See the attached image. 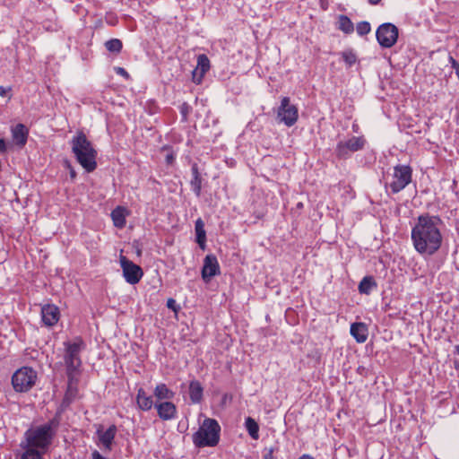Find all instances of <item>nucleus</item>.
Returning <instances> with one entry per match:
<instances>
[{
  "instance_id": "obj_10",
  "label": "nucleus",
  "mask_w": 459,
  "mask_h": 459,
  "mask_svg": "<svg viewBox=\"0 0 459 459\" xmlns=\"http://www.w3.org/2000/svg\"><path fill=\"white\" fill-rule=\"evenodd\" d=\"M376 37L382 48H390L397 42L398 28L390 22L383 23L377 28Z\"/></svg>"
},
{
  "instance_id": "obj_38",
  "label": "nucleus",
  "mask_w": 459,
  "mask_h": 459,
  "mask_svg": "<svg viewBox=\"0 0 459 459\" xmlns=\"http://www.w3.org/2000/svg\"><path fill=\"white\" fill-rule=\"evenodd\" d=\"M175 160H176V154L174 153L173 151H169L166 157H165V161H166V164L167 165H172L174 162H175Z\"/></svg>"
},
{
  "instance_id": "obj_39",
  "label": "nucleus",
  "mask_w": 459,
  "mask_h": 459,
  "mask_svg": "<svg viewBox=\"0 0 459 459\" xmlns=\"http://www.w3.org/2000/svg\"><path fill=\"white\" fill-rule=\"evenodd\" d=\"M167 307L168 308L173 310L174 312H178V310L179 309V306L177 304L176 300L171 298L168 299Z\"/></svg>"
},
{
  "instance_id": "obj_33",
  "label": "nucleus",
  "mask_w": 459,
  "mask_h": 459,
  "mask_svg": "<svg viewBox=\"0 0 459 459\" xmlns=\"http://www.w3.org/2000/svg\"><path fill=\"white\" fill-rule=\"evenodd\" d=\"M279 447L277 445L271 446H264L263 450V459H273V453L278 451Z\"/></svg>"
},
{
  "instance_id": "obj_22",
  "label": "nucleus",
  "mask_w": 459,
  "mask_h": 459,
  "mask_svg": "<svg viewBox=\"0 0 459 459\" xmlns=\"http://www.w3.org/2000/svg\"><path fill=\"white\" fill-rule=\"evenodd\" d=\"M188 394L192 403H200L204 396V387L202 384L197 380L190 381Z\"/></svg>"
},
{
  "instance_id": "obj_40",
  "label": "nucleus",
  "mask_w": 459,
  "mask_h": 459,
  "mask_svg": "<svg viewBox=\"0 0 459 459\" xmlns=\"http://www.w3.org/2000/svg\"><path fill=\"white\" fill-rule=\"evenodd\" d=\"M115 72L117 74L121 75V76L125 77L126 79L130 78L128 72L123 67H119V66L115 67Z\"/></svg>"
},
{
  "instance_id": "obj_14",
  "label": "nucleus",
  "mask_w": 459,
  "mask_h": 459,
  "mask_svg": "<svg viewBox=\"0 0 459 459\" xmlns=\"http://www.w3.org/2000/svg\"><path fill=\"white\" fill-rule=\"evenodd\" d=\"M60 318V311L57 306L54 304H46L41 307L42 323L48 327L57 324Z\"/></svg>"
},
{
  "instance_id": "obj_3",
  "label": "nucleus",
  "mask_w": 459,
  "mask_h": 459,
  "mask_svg": "<svg viewBox=\"0 0 459 459\" xmlns=\"http://www.w3.org/2000/svg\"><path fill=\"white\" fill-rule=\"evenodd\" d=\"M70 144L77 162L86 172L94 171L97 168L98 152L86 134L82 131L78 132L71 139Z\"/></svg>"
},
{
  "instance_id": "obj_45",
  "label": "nucleus",
  "mask_w": 459,
  "mask_h": 459,
  "mask_svg": "<svg viewBox=\"0 0 459 459\" xmlns=\"http://www.w3.org/2000/svg\"><path fill=\"white\" fill-rule=\"evenodd\" d=\"M381 0H368V3L371 4V5H377L379 4Z\"/></svg>"
},
{
  "instance_id": "obj_46",
  "label": "nucleus",
  "mask_w": 459,
  "mask_h": 459,
  "mask_svg": "<svg viewBox=\"0 0 459 459\" xmlns=\"http://www.w3.org/2000/svg\"><path fill=\"white\" fill-rule=\"evenodd\" d=\"M299 459H315V458H313L312 456H310L308 455H304L300 456Z\"/></svg>"
},
{
  "instance_id": "obj_31",
  "label": "nucleus",
  "mask_w": 459,
  "mask_h": 459,
  "mask_svg": "<svg viewBox=\"0 0 459 459\" xmlns=\"http://www.w3.org/2000/svg\"><path fill=\"white\" fill-rule=\"evenodd\" d=\"M341 56L348 67H351L357 62V56L351 49L342 51Z\"/></svg>"
},
{
  "instance_id": "obj_15",
  "label": "nucleus",
  "mask_w": 459,
  "mask_h": 459,
  "mask_svg": "<svg viewBox=\"0 0 459 459\" xmlns=\"http://www.w3.org/2000/svg\"><path fill=\"white\" fill-rule=\"evenodd\" d=\"M158 416L163 420H169L176 417L177 407L170 401H164L155 403Z\"/></svg>"
},
{
  "instance_id": "obj_42",
  "label": "nucleus",
  "mask_w": 459,
  "mask_h": 459,
  "mask_svg": "<svg viewBox=\"0 0 459 459\" xmlns=\"http://www.w3.org/2000/svg\"><path fill=\"white\" fill-rule=\"evenodd\" d=\"M7 151L5 141L0 138V153H4Z\"/></svg>"
},
{
  "instance_id": "obj_36",
  "label": "nucleus",
  "mask_w": 459,
  "mask_h": 459,
  "mask_svg": "<svg viewBox=\"0 0 459 459\" xmlns=\"http://www.w3.org/2000/svg\"><path fill=\"white\" fill-rule=\"evenodd\" d=\"M449 63L459 79V63L452 56H449Z\"/></svg>"
},
{
  "instance_id": "obj_2",
  "label": "nucleus",
  "mask_w": 459,
  "mask_h": 459,
  "mask_svg": "<svg viewBox=\"0 0 459 459\" xmlns=\"http://www.w3.org/2000/svg\"><path fill=\"white\" fill-rule=\"evenodd\" d=\"M54 433L25 432L24 439L20 443V459H43L52 444Z\"/></svg>"
},
{
  "instance_id": "obj_12",
  "label": "nucleus",
  "mask_w": 459,
  "mask_h": 459,
  "mask_svg": "<svg viewBox=\"0 0 459 459\" xmlns=\"http://www.w3.org/2000/svg\"><path fill=\"white\" fill-rule=\"evenodd\" d=\"M220 265L216 255L213 254L207 255L204 259V265L202 268V278L205 282L220 274Z\"/></svg>"
},
{
  "instance_id": "obj_24",
  "label": "nucleus",
  "mask_w": 459,
  "mask_h": 459,
  "mask_svg": "<svg viewBox=\"0 0 459 459\" xmlns=\"http://www.w3.org/2000/svg\"><path fill=\"white\" fill-rule=\"evenodd\" d=\"M153 394L158 401H169L174 398L175 392L169 389L166 384L160 383L155 386Z\"/></svg>"
},
{
  "instance_id": "obj_34",
  "label": "nucleus",
  "mask_w": 459,
  "mask_h": 459,
  "mask_svg": "<svg viewBox=\"0 0 459 459\" xmlns=\"http://www.w3.org/2000/svg\"><path fill=\"white\" fill-rule=\"evenodd\" d=\"M179 109H180V114L182 116V120L183 121H186L187 117H188V115L192 111L191 106L188 103L184 102L183 104H181Z\"/></svg>"
},
{
  "instance_id": "obj_8",
  "label": "nucleus",
  "mask_w": 459,
  "mask_h": 459,
  "mask_svg": "<svg viewBox=\"0 0 459 459\" xmlns=\"http://www.w3.org/2000/svg\"><path fill=\"white\" fill-rule=\"evenodd\" d=\"M412 169L408 165H396L394 168L393 179L388 186L393 194L403 190L411 181Z\"/></svg>"
},
{
  "instance_id": "obj_13",
  "label": "nucleus",
  "mask_w": 459,
  "mask_h": 459,
  "mask_svg": "<svg viewBox=\"0 0 459 459\" xmlns=\"http://www.w3.org/2000/svg\"><path fill=\"white\" fill-rule=\"evenodd\" d=\"M192 440L198 448L215 446L220 441V432H194Z\"/></svg>"
},
{
  "instance_id": "obj_5",
  "label": "nucleus",
  "mask_w": 459,
  "mask_h": 459,
  "mask_svg": "<svg viewBox=\"0 0 459 459\" xmlns=\"http://www.w3.org/2000/svg\"><path fill=\"white\" fill-rule=\"evenodd\" d=\"M38 374L30 367H22L12 377L13 389L19 393L30 391L36 384Z\"/></svg>"
},
{
  "instance_id": "obj_4",
  "label": "nucleus",
  "mask_w": 459,
  "mask_h": 459,
  "mask_svg": "<svg viewBox=\"0 0 459 459\" xmlns=\"http://www.w3.org/2000/svg\"><path fill=\"white\" fill-rule=\"evenodd\" d=\"M80 398L78 388H68L66 387L64 398L60 403L59 408L56 411V415L47 424L37 428L35 430H54L61 426L60 421L62 420V414L70 405ZM28 430H33L29 429Z\"/></svg>"
},
{
  "instance_id": "obj_11",
  "label": "nucleus",
  "mask_w": 459,
  "mask_h": 459,
  "mask_svg": "<svg viewBox=\"0 0 459 459\" xmlns=\"http://www.w3.org/2000/svg\"><path fill=\"white\" fill-rule=\"evenodd\" d=\"M120 265L123 270V276L126 282L129 284H136L141 281L143 272L139 265L135 264L124 255L120 256Z\"/></svg>"
},
{
  "instance_id": "obj_21",
  "label": "nucleus",
  "mask_w": 459,
  "mask_h": 459,
  "mask_svg": "<svg viewBox=\"0 0 459 459\" xmlns=\"http://www.w3.org/2000/svg\"><path fill=\"white\" fill-rule=\"evenodd\" d=\"M192 172V179L190 180L191 189L195 193V195L199 197L202 192V182L203 178L199 172V168L197 163L194 162L191 166Z\"/></svg>"
},
{
  "instance_id": "obj_16",
  "label": "nucleus",
  "mask_w": 459,
  "mask_h": 459,
  "mask_svg": "<svg viewBox=\"0 0 459 459\" xmlns=\"http://www.w3.org/2000/svg\"><path fill=\"white\" fill-rule=\"evenodd\" d=\"M210 69V60L205 54H201L197 56V65L193 72V80L196 83L202 82L203 77Z\"/></svg>"
},
{
  "instance_id": "obj_26",
  "label": "nucleus",
  "mask_w": 459,
  "mask_h": 459,
  "mask_svg": "<svg viewBox=\"0 0 459 459\" xmlns=\"http://www.w3.org/2000/svg\"><path fill=\"white\" fill-rule=\"evenodd\" d=\"M111 218L115 227L118 229L124 228L126 223V209L121 206H117L111 212Z\"/></svg>"
},
{
  "instance_id": "obj_17",
  "label": "nucleus",
  "mask_w": 459,
  "mask_h": 459,
  "mask_svg": "<svg viewBox=\"0 0 459 459\" xmlns=\"http://www.w3.org/2000/svg\"><path fill=\"white\" fill-rule=\"evenodd\" d=\"M115 432H97L94 437L96 445L100 447L103 454H108L112 450Z\"/></svg>"
},
{
  "instance_id": "obj_48",
  "label": "nucleus",
  "mask_w": 459,
  "mask_h": 459,
  "mask_svg": "<svg viewBox=\"0 0 459 459\" xmlns=\"http://www.w3.org/2000/svg\"><path fill=\"white\" fill-rule=\"evenodd\" d=\"M455 353L459 355V344L455 346Z\"/></svg>"
},
{
  "instance_id": "obj_37",
  "label": "nucleus",
  "mask_w": 459,
  "mask_h": 459,
  "mask_svg": "<svg viewBox=\"0 0 459 459\" xmlns=\"http://www.w3.org/2000/svg\"><path fill=\"white\" fill-rule=\"evenodd\" d=\"M233 400V396L231 394H229V393H225L222 397H221V406H226L228 403H230Z\"/></svg>"
},
{
  "instance_id": "obj_6",
  "label": "nucleus",
  "mask_w": 459,
  "mask_h": 459,
  "mask_svg": "<svg viewBox=\"0 0 459 459\" xmlns=\"http://www.w3.org/2000/svg\"><path fill=\"white\" fill-rule=\"evenodd\" d=\"M367 140L363 135L352 136L347 140L339 141L334 149V154L339 160H348L353 152L365 148Z\"/></svg>"
},
{
  "instance_id": "obj_25",
  "label": "nucleus",
  "mask_w": 459,
  "mask_h": 459,
  "mask_svg": "<svg viewBox=\"0 0 459 459\" xmlns=\"http://www.w3.org/2000/svg\"><path fill=\"white\" fill-rule=\"evenodd\" d=\"M198 430H221V426L215 419L207 418L203 413L198 417Z\"/></svg>"
},
{
  "instance_id": "obj_20",
  "label": "nucleus",
  "mask_w": 459,
  "mask_h": 459,
  "mask_svg": "<svg viewBox=\"0 0 459 459\" xmlns=\"http://www.w3.org/2000/svg\"><path fill=\"white\" fill-rule=\"evenodd\" d=\"M136 404L142 411H150L155 404L151 395H148L143 388L140 387L136 394Z\"/></svg>"
},
{
  "instance_id": "obj_9",
  "label": "nucleus",
  "mask_w": 459,
  "mask_h": 459,
  "mask_svg": "<svg viewBox=\"0 0 459 459\" xmlns=\"http://www.w3.org/2000/svg\"><path fill=\"white\" fill-rule=\"evenodd\" d=\"M299 118V109L296 105L290 103L289 97H282L277 109V120L290 127L296 124Z\"/></svg>"
},
{
  "instance_id": "obj_43",
  "label": "nucleus",
  "mask_w": 459,
  "mask_h": 459,
  "mask_svg": "<svg viewBox=\"0 0 459 459\" xmlns=\"http://www.w3.org/2000/svg\"><path fill=\"white\" fill-rule=\"evenodd\" d=\"M251 437L255 440L259 438V432H248Z\"/></svg>"
},
{
  "instance_id": "obj_44",
  "label": "nucleus",
  "mask_w": 459,
  "mask_h": 459,
  "mask_svg": "<svg viewBox=\"0 0 459 459\" xmlns=\"http://www.w3.org/2000/svg\"><path fill=\"white\" fill-rule=\"evenodd\" d=\"M6 91H7V90L4 87L0 86V95L1 96H5Z\"/></svg>"
},
{
  "instance_id": "obj_41",
  "label": "nucleus",
  "mask_w": 459,
  "mask_h": 459,
  "mask_svg": "<svg viewBox=\"0 0 459 459\" xmlns=\"http://www.w3.org/2000/svg\"><path fill=\"white\" fill-rule=\"evenodd\" d=\"M65 167L69 169L71 179L74 180L77 176L75 169L72 167L71 163L68 160H65Z\"/></svg>"
},
{
  "instance_id": "obj_47",
  "label": "nucleus",
  "mask_w": 459,
  "mask_h": 459,
  "mask_svg": "<svg viewBox=\"0 0 459 459\" xmlns=\"http://www.w3.org/2000/svg\"><path fill=\"white\" fill-rule=\"evenodd\" d=\"M107 430H108V431H111V430H117V429H116V426H115V425H111V426H109V427L107 429Z\"/></svg>"
},
{
  "instance_id": "obj_23",
  "label": "nucleus",
  "mask_w": 459,
  "mask_h": 459,
  "mask_svg": "<svg viewBox=\"0 0 459 459\" xmlns=\"http://www.w3.org/2000/svg\"><path fill=\"white\" fill-rule=\"evenodd\" d=\"M195 241L199 247L203 250L206 247V231L204 230V222L198 218L195 222Z\"/></svg>"
},
{
  "instance_id": "obj_50",
  "label": "nucleus",
  "mask_w": 459,
  "mask_h": 459,
  "mask_svg": "<svg viewBox=\"0 0 459 459\" xmlns=\"http://www.w3.org/2000/svg\"><path fill=\"white\" fill-rule=\"evenodd\" d=\"M453 186H456V181L455 180H454Z\"/></svg>"
},
{
  "instance_id": "obj_49",
  "label": "nucleus",
  "mask_w": 459,
  "mask_h": 459,
  "mask_svg": "<svg viewBox=\"0 0 459 459\" xmlns=\"http://www.w3.org/2000/svg\"><path fill=\"white\" fill-rule=\"evenodd\" d=\"M455 368H458V367H459V364L456 361H455Z\"/></svg>"
},
{
  "instance_id": "obj_7",
  "label": "nucleus",
  "mask_w": 459,
  "mask_h": 459,
  "mask_svg": "<svg viewBox=\"0 0 459 459\" xmlns=\"http://www.w3.org/2000/svg\"><path fill=\"white\" fill-rule=\"evenodd\" d=\"M64 363L65 368H81L82 359L81 352L85 348V343L82 338H77L74 342H65Z\"/></svg>"
},
{
  "instance_id": "obj_30",
  "label": "nucleus",
  "mask_w": 459,
  "mask_h": 459,
  "mask_svg": "<svg viewBox=\"0 0 459 459\" xmlns=\"http://www.w3.org/2000/svg\"><path fill=\"white\" fill-rule=\"evenodd\" d=\"M105 47L108 51L119 54L123 48V43L118 39H111L105 42Z\"/></svg>"
},
{
  "instance_id": "obj_28",
  "label": "nucleus",
  "mask_w": 459,
  "mask_h": 459,
  "mask_svg": "<svg viewBox=\"0 0 459 459\" xmlns=\"http://www.w3.org/2000/svg\"><path fill=\"white\" fill-rule=\"evenodd\" d=\"M65 374L67 377L66 387L78 388L81 368H65Z\"/></svg>"
},
{
  "instance_id": "obj_19",
  "label": "nucleus",
  "mask_w": 459,
  "mask_h": 459,
  "mask_svg": "<svg viewBox=\"0 0 459 459\" xmlns=\"http://www.w3.org/2000/svg\"><path fill=\"white\" fill-rule=\"evenodd\" d=\"M351 334L357 342H365L368 339V330L366 324L361 322L352 323L351 325Z\"/></svg>"
},
{
  "instance_id": "obj_35",
  "label": "nucleus",
  "mask_w": 459,
  "mask_h": 459,
  "mask_svg": "<svg viewBox=\"0 0 459 459\" xmlns=\"http://www.w3.org/2000/svg\"><path fill=\"white\" fill-rule=\"evenodd\" d=\"M245 427L247 430H259L257 422L251 417L246 418Z\"/></svg>"
},
{
  "instance_id": "obj_27",
  "label": "nucleus",
  "mask_w": 459,
  "mask_h": 459,
  "mask_svg": "<svg viewBox=\"0 0 459 459\" xmlns=\"http://www.w3.org/2000/svg\"><path fill=\"white\" fill-rule=\"evenodd\" d=\"M377 284L373 276H365L358 286L360 294L369 295L373 289L377 288Z\"/></svg>"
},
{
  "instance_id": "obj_29",
  "label": "nucleus",
  "mask_w": 459,
  "mask_h": 459,
  "mask_svg": "<svg viewBox=\"0 0 459 459\" xmlns=\"http://www.w3.org/2000/svg\"><path fill=\"white\" fill-rule=\"evenodd\" d=\"M337 28L345 34H351L354 31L353 22L348 16L343 14H341L338 17Z\"/></svg>"
},
{
  "instance_id": "obj_1",
  "label": "nucleus",
  "mask_w": 459,
  "mask_h": 459,
  "mask_svg": "<svg viewBox=\"0 0 459 459\" xmlns=\"http://www.w3.org/2000/svg\"><path fill=\"white\" fill-rule=\"evenodd\" d=\"M444 225L438 215L425 212L418 216L411 228V241L415 250L422 255H433L442 246L441 227Z\"/></svg>"
},
{
  "instance_id": "obj_32",
  "label": "nucleus",
  "mask_w": 459,
  "mask_h": 459,
  "mask_svg": "<svg viewBox=\"0 0 459 459\" xmlns=\"http://www.w3.org/2000/svg\"><path fill=\"white\" fill-rule=\"evenodd\" d=\"M356 31L359 36L368 35L371 31V26L368 22L363 21L357 23Z\"/></svg>"
},
{
  "instance_id": "obj_18",
  "label": "nucleus",
  "mask_w": 459,
  "mask_h": 459,
  "mask_svg": "<svg viewBox=\"0 0 459 459\" xmlns=\"http://www.w3.org/2000/svg\"><path fill=\"white\" fill-rule=\"evenodd\" d=\"M29 130L23 124H17L12 128V137L16 145L23 147L28 139Z\"/></svg>"
}]
</instances>
